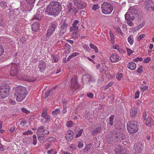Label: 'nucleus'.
<instances>
[{"instance_id": "57", "label": "nucleus", "mask_w": 154, "mask_h": 154, "mask_svg": "<svg viewBox=\"0 0 154 154\" xmlns=\"http://www.w3.org/2000/svg\"><path fill=\"white\" fill-rule=\"evenodd\" d=\"M126 49L127 51L128 54V55L131 54L133 53V51L130 49L127 48Z\"/></svg>"}, {"instance_id": "35", "label": "nucleus", "mask_w": 154, "mask_h": 154, "mask_svg": "<svg viewBox=\"0 0 154 154\" xmlns=\"http://www.w3.org/2000/svg\"><path fill=\"white\" fill-rule=\"evenodd\" d=\"M89 45L91 48L95 50L96 52L97 53L98 52V49L94 45L92 44H90Z\"/></svg>"}, {"instance_id": "52", "label": "nucleus", "mask_w": 154, "mask_h": 154, "mask_svg": "<svg viewBox=\"0 0 154 154\" xmlns=\"http://www.w3.org/2000/svg\"><path fill=\"white\" fill-rule=\"evenodd\" d=\"M83 130L82 129H81L78 133V134L76 136V137H78L80 136L82 133Z\"/></svg>"}, {"instance_id": "17", "label": "nucleus", "mask_w": 154, "mask_h": 154, "mask_svg": "<svg viewBox=\"0 0 154 154\" xmlns=\"http://www.w3.org/2000/svg\"><path fill=\"white\" fill-rule=\"evenodd\" d=\"M45 129L43 126H41L39 127L37 131V134L38 136H45Z\"/></svg>"}, {"instance_id": "48", "label": "nucleus", "mask_w": 154, "mask_h": 154, "mask_svg": "<svg viewBox=\"0 0 154 154\" xmlns=\"http://www.w3.org/2000/svg\"><path fill=\"white\" fill-rule=\"evenodd\" d=\"M60 112V110L58 109H57L56 110L53 111L52 112V114L53 115H57Z\"/></svg>"}, {"instance_id": "37", "label": "nucleus", "mask_w": 154, "mask_h": 154, "mask_svg": "<svg viewBox=\"0 0 154 154\" xmlns=\"http://www.w3.org/2000/svg\"><path fill=\"white\" fill-rule=\"evenodd\" d=\"M124 75L123 73H119L116 75V77L117 79L119 80H120L122 79Z\"/></svg>"}, {"instance_id": "1", "label": "nucleus", "mask_w": 154, "mask_h": 154, "mask_svg": "<svg viewBox=\"0 0 154 154\" xmlns=\"http://www.w3.org/2000/svg\"><path fill=\"white\" fill-rule=\"evenodd\" d=\"M61 8L60 3L55 1H53L50 2L47 7L46 12L48 14L56 16L60 12Z\"/></svg>"}, {"instance_id": "32", "label": "nucleus", "mask_w": 154, "mask_h": 154, "mask_svg": "<svg viewBox=\"0 0 154 154\" xmlns=\"http://www.w3.org/2000/svg\"><path fill=\"white\" fill-rule=\"evenodd\" d=\"M152 121V119L150 117H148L146 121V124L148 125H149Z\"/></svg>"}, {"instance_id": "41", "label": "nucleus", "mask_w": 154, "mask_h": 154, "mask_svg": "<svg viewBox=\"0 0 154 154\" xmlns=\"http://www.w3.org/2000/svg\"><path fill=\"white\" fill-rule=\"evenodd\" d=\"M52 60L54 62H57L58 60V57L55 55H53L52 56Z\"/></svg>"}, {"instance_id": "62", "label": "nucleus", "mask_w": 154, "mask_h": 154, "mask_svg": "<svg viewBox=\"0 0 154 154\" xmlns=\"http://www.w3.org/2000/svg\"><path fill=\"white\" fill-rule=\"evenodd\" d=\"M79 23V21L77 20H75L73 23L72 26H77V25Z\"/></svg>"}, {"instance_id": "22", "label": "nucleus", "mask_w": 154, "mask_h": 154, "mask_svg": "<svg viewBox=\"0 0 154 154\" xmlns=\"http://www.w3.org/2000/svg\"><path fill=\"white\" fill-rule=\"evenodd\" d=\"M152 5V2L151 0H147L145 5V8L148 11V8L151 7Z\"/></svg>"}, {"instance_id": "20", "label": "nucleus", "mask_w": 154, "mask_h": 154, "mask_svg": "<svg viewBox=\"0 0 154 154\" xmlns=\"http://www.w3.org/2000/svg\"><path fill=\"white\" fill-rule=\"evenodd\" d=\"M38 66L40 71L41 72L43 71L46 67L45 63L43 61H40Z\"/></svg>"}, {"instance_id": "34", "label": "nucleus", "mask_w": 154, "mask_h": 154, "mask_svg": "<svg viewBox=\"0 0 154 154\" xmlns=\"http://www.w3.org/2000/svg\"><path fill=\"white\" fill-rule=\"evenodd\" d=\"M91 146V144H88L85 146L84 148V150L86 152L88 151L90 149Z\"/></svg>"}, {"instance_id": "49", "label": "nucleus", "mask_w": 154, "mask_h": 154, "mask_svg": "<svg viewBox=\"0 0 154 154\" xmlns=\"http://www.w3.org/2000/svg\"><path fill=\"white\" fill-rule=\"evenodd\" d=\"M55 88L56 87H54L53 89H52L51 90L46 91L45 93V96L47 97H48V96H49L51 91L54 89H55Z\"/></svg>"}, {"instance_id": "11", "label": "nucleus", "mask_w": 154, "mask_h": 154, "mask_svg": "<svg viewBox=\"0 0 154 154\" xmlns=\"http://www.w3.org/2000/svg\"><path fill=\"white\" fill-rule=\"evenodd\" d=\"M71 85V87L74 89H76L79 88V85L77 83L76 77H74L72 78Z\"/></svg>"}, {"instance_id": "61", "label": "nucleus", "mask_w": 154, "mask_h": 154, "mask_svg": "<svg viewBox=\"0 0 154 154\" xmlns=\"http://www.w3.org/2000/svg\"><path fill=\"white\" fill-rule=\"evenodd\" d=\"M9 102L13 105H14L15 103V101L11 99L9 100Z\"/></svg>"}, {"instance_id": "55", "label": "nucleus", "mask_w": 154, "mask_h": 154, "mask_svg": "<svg viewBox=\"0 0 154 154\" xmlns=\"http://www.w3.org/2000/svg\"><path fill=\"white\" fill-rule=\"evenodd\" d=\"M143 60V58L142 57H138L135 59L134 61L135 62H137L139 61H142Z\"/></svg>"}, {"instance_id": "16", "label": "nucleus", "mask_w": 154, "mask_h": 154, "mask_svg": "<svg viewBox=\"0 0 154 154\" xmlns=\"http://www.w3.org/2000/svg\"><path fill=\"white\" fill-rule=\"evenodd\" d=\"M119 56L116 54H112L110 57V60L112 62H116L119 60Z\"/></svg>"}, {"instance_id": "30", "label": "nucleus", "mask_w": 154, "mask_h": 154, "mask_svg": "<svg viewBox=\"0 0 154 154\" xmlns=\"http://www.w3.org/2000/svg\"><path fill=\"white\" fill-rule=\"evenodd\" d=\"M82 79H87V81H91V77L90 75L88 74H86L83 76Z\"/></svg>"}, {"instance_id": "10", "label": "nucleus", "mask_w": 154, "mask_h": 154, "mask_svg": "<svg viewBox=\"0 0 154 154\" xmlns=\"http://www.w3.org/2000/svg\"><path fill=\"white\" fill-rule=\"evenodd\" d=\"M140 9L137 6H133L129 8L128 12L126 13H130L132 15H134L136 14L138 12H140Z\"/></svg>"}, {"instance_id": "43", "label": "nucleus", "mask_w": 154, "mask_h": 154, "mask_svg": "<svg viewBox=\"0 0 154 154\" xmlns=\"http://www.w3.org/2000/svg\"><path fill=\"white\" fill-rule=\"evenodd\" d=\"M100 7L98 6V4H96L93 5L92 7V10L95 11L97 9H98Z\"/></svg>"}, {"instance_id": "19", "label": "nucleus", "mask_w": 154, "mask_h": 154, "mask_svg": "<svg viewBox=\"0 0 154 154\" xmlns=\"http://www.w3.org/2000/svg\"><path fill=\"white\" fill-rule=\"evenodd\" d=\"M127 67L129 69L134 70L136 68V64L133 62H129L127 65Z\"/></svg>"}, {"instance_id": "51", "label": "nucleus", "mask_w": 154, "mask_h": 154, "mask_svg": "<svg viewBox=\"0 0 154 154\" xmlns=\"http://www.w3.org/2000/svg\"><path fill=\"white\" fill-rule=\"evenodd\" d=\"M68 147L72 149H75L76 148V145L74 144H72L70 145Z\"/></svg>"}, {"instance_id": "56", "label": "nucleus", "mask_w": 154, "mask_h": 154, "mask_svg": "<svg viewBox=\"0 0 154 154\" xmlns=\"http://www.w3.org/2000/svg\"><path fill=\"white\" fill-rule=\"evenodd\" d=\"M26 123L27 122L26 121L23 120L20 123V125L22 126H23L25 125Z\"/></svg>"}, {"instance_id": "45", "label": "nucleus", "mask_w": 154, "mask_h": 154, "mask_svg": "<svg viewBox=\"0 0 154 154\" xmlns=\"http://www.w3.org/2000/svg\"><path fill=\"white\" fill-rule=\"evenodd\" d=\"M73 122L71 121L67 122L66 124V126L68 127H72L73 126Z\"/></svg>"}, {"instance_id": "12", "label": "nucleus", "mask_w": 154, "mask_h": 154, "mask_svg": "<svg viewBox=\"0 0 154 154\" xmlns=\"http://www.w3.org/2000/svg\"><path fill=\"white\" fill-rule=\"evenodd\" d=\"M135 150L137 152H140L143 148V146L142 143L138 142L134 146Z\"/></svg>"}, {"instance_id": "25", "label": "nucleus", "mask_w": 154, "mask_h": 154, "mask_svg": "<svg viewBox=\"0 0 154 154\" xmlns=\"http://www.w3.org/2000/svg\"><path fill=\"white\" fill-rule=\"evenodd\" d=\"M7 3L5 2L2 1L0 2V6L3 9H6L7 8Z\"/></svg>"}, {"instance_id": "23", "label": "nucleus", "mask_w": 154, "mask_h": 154, "mask_svg": "<svg viewBox=\"0 0 154 154\" xmlns=\"http://www.w3.org/2000/svg\"><path fill=\"white\" fill-rule=\"evenodd\" d=\"M101 130V127H99L96 128L94 130L92 131L91 132V134L92 135H95L97 134V133H99Z\"/></svg>"}, {"instance_id": "2", "label": "nucleus", "mask_w": 154, "mask_h": 154, "mask_svg": "<svg viewBox=\"0 0 154 154\" xmlns=\"http://www.w3.org/2000/svg\"><path fill=\"white\" fill-rule=\"evenodd\" d=\"M14 95L16 96L17 101L21 102L26 97L27 95V91L26 88L21 86H18L14 88Z\"/></svg>"}, {"instance_id": "21", "label": "nucleus", "mask_w": 154, "mask_h": 154, "mask_svg": "<svg viewBox=\"0 0 154 154\" xmlns=\"http://www.w3.org/2000/svg\"><path fill=\"white\" fill-rule=\"evenodd\" d=\"M32 31L34 32H36L39 29V26L38 22L34 23L32 26Z\"/></svg>"}, {"instance_id": "40", "label": "nucleus", "mask_w": 154, "mask_h": 154, "mask_svg": "<svg viewBox=\"0 0 154 154\" xmlns=\"http://www.w3.org/2000/svg\"><path fill=\"white\" fill-rule=\"evenodd\" d=\"M83 146V142L82 141L80 140L78 142L77 147L79 148H81Z\"/></svg>"}, {"instance_id": "3", "label": "nucleus", "mask_w": 154, "mask_h": 154, "mask_svg": "<svg viewBox=\"0 0 154 154\" xmlns=\"http://www.w3.org/2000/svg\"><path fill=\"white\" fill-rule=\"evenodd\" d=\"M137 124V122L134 121H130L128 122L127 128L130 134H134L138 131V128Z\"/></svg>"}, {"instance_id": "15", "label": "nucleus", "mask_w": 154, "mask_h": 154, "mask_svg": "<svg viewBox=\"0 0 154 154\" xmlns=\"http://www.w3.org/2000/svg\"><path fill=\"white\" fill-rule=\"evenodd\" d=\"M68 26V25L66 23H64L61 26V29L59 33V35L62 36L66 32L67 28Z\"/></svg>"}, {"instance_id": "7", "label": "nucleus", "mask_w": 154, "mask_h": 154, "mask_svg": "<svg viewBox=\"0 0 154 154\" xmlns=\"http://www.w3.org/2000/svg\"><path fill=\"white\" fill-rule=\"evenodd\" d=\"M57 26V23H54L51 24L47 32V36L48 37H50L52 35Z\"/></svg>"}, {"instance_id": "47", "label": "nucleus", "mask_w": 154, "mask_h": 154, "mask_svg": "<svg viewBox=\"0 0 154 154\" xmlns=\"http://www.w3.org/2000/svg\"><path fill=\"white\" fill-rule=\"evenodd\" d=\"M145 23L144 22H142L137 27V30H138L142 28L144 25Z\"/></svg>"}, {"instance_id": "27", "label": "nucleus", "mask_w": 154, "mask_h": 154, "mask_svg": "<svg viewBox=\"0 0 154 154\" xmlns=\"http://www.w3.org/2000/svg\"><path fill=\"white\" fill-rule=\"evenodd\" d=\"M128 41L129 43L132 45L133 44L134 42L133 36L132 35H129L128 38Z\"/></svg>"}, {"instance_id": "24", "label": "nucleus", "mask_w": 154, "mask_h": 154, "mask_svg": "<svg viewBox=\"0 0 154 154\" xmlns=\"http://www.w3.org/2000/svg\"><path fill=\"white\" fill-rule=\"evenodd\" d=\"M137 113L136 108L134 107H132L131 110L130 115L131 117L134 116Z\"/></svg>"}, {"instance_id": "33", "label": "nucleus", "mask_w": 154, "mask_h": 154, "mask_svg": "<svg viewBox=\"0 0 154 154\" xmlns=\"http://www.w3.org/2000/svg\"><path fill=\"white\" fill-rule=\"evenodd\" d=\"M108 68L106 66H103L100 69V72H102L104 73L106 72Z\"/></svg>"}, {"instance_id": "8", "label": "nucleus", "mask_w": 154, "mask_h": 154, "mask_svg": "<svg viewBox=\"0 0 154 154\" xmlns=\"http://www.w3.org/2000/svg\"><path fill=\"white\" fill-rule=\"evenodd\" d=\"M125 16L126 23L129 26H132L133 24L132 21L134 20V17L133 16H130V14L128 13H126Z\"/></svg>"}, {"instance_id": "44", "label": "nucleus", "mask_w": 154, "mask_h": 154, "mask_svg": "<svg viewBox=\"0 0 154 154\" xmlns=\"http://www.w3.org/2000/svg\"><path fill=\"white\" fill-rule=\"evenodd\" d=\"M148 86H144L143 87L140 88V89L143 92L145 91H147L148 90Z\"/></svg>"}, {"instance_id": "46", "label": "nucleus", "mask_w": 154, "mask_h": 154, "mask_svg": "<svg viewBox=\"0 0 154 154\" xmlns=\"http://www.w3.org/2000/svg\"><path fill=\"white\" fill-rule=\"evenodd\" d=\"M65 48L67 49L69 52H70L71 51L70 49L71 47L69 44L67 43L65 44Z\"/></svg>"}, {"instance_id": "53", "label": "nucleus", "mask_w": 154, "mask_h": 154, "mask_svg": "<svg viewBox=\"0 0 154 154\" xmlns=\"http://www.w3.org/2000/svg\"><path fill=\"white\" fill-rule=\"evenodd\" d=\"M151 58L150 57H148L144 59L143 61V62L145 63H146L149 62Z\"/></svg>"}, {"instance_id": "50", "label": "nucleus", "mask_w": 154, "mask_h": 154, "mask_svg": "<svg viewBox=\"0 0 154 154\" xmlns=\"http://www.w3.org/2000/svg\"><path fill=\"white\" fill-rule=\"evenodd\" d=\"M145 36V34H141L138 37V40L139 41L141 40V39L143 38Z\"/></svg>"}, {"instance_id": "63", "label": "nucleus", "mask_w": 154, "mask_h": 154, "mask_svg": "<svg viewBox=\"0 0 154 154\" xmlns=\"http://www.w3.org/2000/svg\"><path fill=\"white\" fill-rule=\"evenodd\" d=\"M46 120V122H48V121H49L51 118V117L49 116H47L45 118H44Z\"/></svg>"}, {"instance_id": "6", "label": "nucleus", "mask_w": 154, "mask_h": 154, "mask_svg": "<svg viewBox=\"0 0 154 154\" xmlns=\"http://www.w3.org/2000/svg\"><path fill=\"white\" fill-rule=\"evenodd\" d=\"M11 69H10L9 73L11 76H16L17 78L18 75V66L15 63H12L10 65Z\"/></svg>"}, {"instance_id": "14", "label": "nucleus", "mask_w": 154, "mask_h": 154, "mask_svg": "<svg viewBox=\"0 0 154 154\" xmlns=\"http://www.w3.org/2000/svg\"><path fill=\"white\" fill-rule=\"evenodd\" d=\"M73 135V131L70 130L67 131L66 133V138L68 141H70L72 140Z\"/></svg>"}, {"instance_id": "60", "label": "nucleus", "mask_w": 154, "mask_h": 154, "mask_svg": "<svg viewBox=\"0 0 154 154\" xmlns=\"http://www.w3.org/2000/svg\"><path fill=\"white\" fill-rule=\"evenodd\" d=\"M67 9L68 10L70 11L71 10V4L70 3H69L67 5Z\"/></svg>"}, {"instance_id": "31", "label": "nucleus", "mask_w": 154, "mask_h": 154, "mask_svg": "<svg viewBox=\"0 0 154 154\" xmlns=\"http://www.w3.org/2000/svg\"><path fill=\"white\" fill-rule=\"evenodd\" d=\"M47 108H44L42 110V116L43 118H45V117L47 116Z\"/></svg>"}, {"instance_id": "39", "label": "nucleus", "mask_w": 154, "mask_h": 154, "mask_svg": "<svg viewBox=\"0 0 154 154\" xmlns=\"http://www.w3.org/2000/svg\"><path fill=\"white\" fill-rule=\"evenodd\" d=\"M37 143V140L36 136L35 135H33L32 144L34 145L36 144Z\"/></svg>"}, {"instance_id": "28", "label": "nucleus", "mask_w": 154, "mask_h": 154, "mask_svg": "<svg viewBox=\"0 0 154 154\" xmlns=\"http://www.w3.org/2000/svg\"><path fill=\"white\" fill-rule=\"evenodd\" d=\"M45 136H38V139L40 142L42 144L45 143V139L44 138Z\"/></svg>"}, {"instance_id": "26", "label": "nucleus", "mask_w": 154, "mask_h": 154, "mask_svg": "<svg viewBox=\"0 0 154 154\" xmlns=\"http://www.w3.org/2000/svg\"><path fill=\"white\" fill-rule=\"evenodd\" d=\"M109 35L110 38L111 42L112 44H113L115 42V35L110 31L109 32Z\"/></svg>"}, {"instance_id": "13", "label": "nucleus", "mask_w": 154, "mask_h": 154, "mask_svg": "<svg viewBox=\"0 0 154 154\" xmlns=\"http://www.w3.org/2000/svg\"><path fill=\"white\" fill-rule=\"evenodd\" d=\"M79 28V27L77 26H72L70 28V31L71 32H73L72 34L73 35V37L75 38L78 37L80 35L79 34L76 33L75 32L78 30Z\"/></svg>"}, {"instance_id": "38", "label": "nucleus", "mask_w": 154, "mask_h": 154, "mask_svg": "<svg viewBox=\"0 0 154 154\" xmlns=\"http://www.w3.org/2000/svg\"><path fill=\"white\" fill-rule=\"evenodd\" d=\"M46 140L50 142H54L55 141V139L53 137H50L47 138Z\"/></svg>"}, {"instance_id": "5", "label": "nucleus", "mask_w": 154, "mask_h": 154, "mask_svg": "<svg viewBox=\"0 0 154 154\" xmlns=\"http://www.w3.org/2000/svg\"><path fill=\"white\" fill-rule=\"evenodd\" d=\"M10 91L9 86L6 85L0 86V98L3 99L7 97L9 94Z\"/></svg>"}, {"instance_id": "18", "label": "nucleus", "mask_w": 154, "mask_h": 154, "mask_svg": "<svg viewBox=\"0 0 154 154\" xmlns=\"http://www.w3.org/2000/svg\"><path fill=\"white\" fill-rule=\"evenodd\" d=\"M77 5L78 8L83 9L86 7L87 4L84 2H80L78 3Z\"/></svg>"}, {"instance_id": "9", "label": "nucleus", "mask_w": 154, "mask_h": 154, "mask_svg": "<svg viewBox=\"0 0 154 154\" xmlns=\"http://www.w3.org/2000/svg\"><path fill=\"white\" fill-rule=\"evenodd\" d=\"M128 150L123 147L118 146L115 150L116 154H128Z\"/></svg>"}, {"instance_id": "58", "label": "nucleus", "mask_w": 154, "mask_h": 154, "mask_svg": "<svg viewBox=\"0 0 154 154\" xmlns=\"http://www.w3.org/2000/svg\"><path fill=\"white\" fill-rule=\"evenodd\" d=\"M140 93L138 91H137L135 94V98L137 99L139 97Z\"/></svg>"}, {"instance_id": "54", "label": "nucleus", "mask_w": 154, "mask_h": 154, "mask_svg": "<svg viewBox=\"0 0 154 154\" xmlns=\"http://www.w3.org/2000/svg\"><path fill=\"white\" fill-rule=\"evenodd\" d=\"M22 111L26 114H28L30 112V111L27 110L26 108H21Z\"/></svg>"}, {"instance_id": "59", "label": "nucleus", "mask_w": 154, "mask_h": 154, "mask_svg": "<svg viewBox=\"0 0 154 154\" xmlns=\"http://www.w3.org/2000/svg\"><path fill=\"white\" fill-rule=\"evenodd\" d=\"M137 72L139 73H141L143 71V67L142 66H139V67L138 68L137 70Z\"/></svg>"}, {"instance_id": "64", "label": "nucleus", "mask_w": 154, "mask_h": 154, "mask_svg": "<svg viewBox=\"0 0 154 154\" xmlns=\"http://www.w3.org/2000/svg\"><path fill=\"white\" fill-rule=\"evenodd\" d=\"M113 82H109L107 85V88H106L107 89L108 88L111 87L112 85H113Z\"/></svg>"}, {"instance_id": "29", "label": "nucleus", "mask_w": 154, "mask_h": 154, "mask_svg": "<svg viewBox=\"0 0 154 154\" xmlns=\"http://www.w3.org/2000/svg\"><path fill=\"white\" fill-rule=\"evenodd\" d=\"M114 29L116 31V32H118L119 34L122 35H123V33L122 32L120 28L117 26H115L114 27Z\"/></svg>"}, {"instance_id": "42", "label": "nucleus", "mask_w": 154, "mask_h": 154, "mask_svg": "<svg viewBox=\"0 0 154 154\" xmlns=\"http://www.w3.org/2000/svg\"><path fill=\"white\" fill-rule=\"evenodd\" d=\"M33 134L32 132L30 130H28L24 132L23 133V135H31Z\"/></svg>"}, {"instance_id": "36", "label": "nucleus", "mask_w": 154, "mask_h": 154, "mask_svg": "<svg viewBox=\"0 0 154 154\" xmlns=\"http://www.w3.org/2000/svg\"><path fill=\"white\" fill-rule=\"evenodd\" d=\"M112 48L113 49L117 50L119 52H120V51L121 50L120 48L119 45L116 44L113 45L112 46Z\"/></svg>"}, {"instance_id": "4", "label": "nucleus", "mask_w": 154, "mask_h": 154, "mask_svg": "<svg viewBox=\"0 0 154 154\" xmlns=\"http://www.w3.org/2000/svg\"><path fill=\"white\" fill-rule=\"evenodd\" d=\"M101 8L102 13L104 14H110L113 10L112 5L106 2H104L102 4Z\"/></svg>"}]
</instances>
